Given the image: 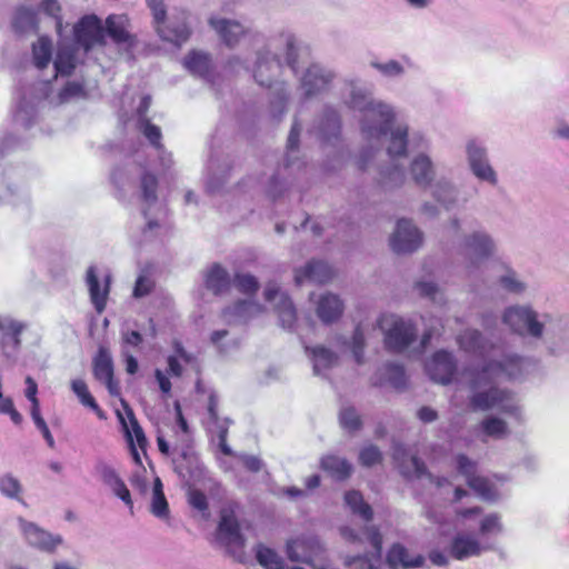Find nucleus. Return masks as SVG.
<instances>
[{
    "label": "nucleus",
    "instance_id": "1",
    "mask_svg": "<svg viewBox=\"0 0 569 569\" xmlns=\"http://www.w3.org/2000/svg\"><path fill=\"white\" fill-rule=\"evenodd\" d=\"M342 538L350 543L368 541L371 550L358 556L346 557L343 563L349 569H378L382 556V535L375 526H363L359 531L350 527L340 528Z\"/></svg>",
    "mask_w": 569,
    "mask_h": 569
},
{
    "label": "nucleus",
    "instance_id": "2",
    "mask_svg": "<svg viewBox=\"0 0 569 569\" xmlns=\"http://www.w3.org/2000/svg\"><path fill=\"white\" fill-rule=\"evenodd\" d=\"M238 508L239 506L236 502H228L221 508L216 538L230 555L240 558L246 539L241 533L240 523L237 518Z\"/></svg>",
    "mask_w": 569,
    "mask_h": 569
},
{
    "label": "nucleus",
    "instance_id": "3",
    "mask_svg": "<svg viewBox=\"0 0 569 569\" xmlns=\"http://www.w3.org/2000/svg\"><path fill=\"white\" fill-rule=\"evenodd\" d=\"M286 553L290 561L305 563L312 569H336L328 563L325 548L315 537H298L289 540Z\"/></svg>",
    "mask_w": 569,
    "mask_h": 569
},
{
    "label": "nucleus",
    "instance_id": "4",
    "mask_svg": "<svg viewBox=\"0 0 569 569\" xmlns=\"http://www.w3.org/2000/svg\"><path fill=\"white\" fill-rule=\"evenodd\" d=\"M378 327L385 331V346L392 352L406 350L416 339V328L393 315H382L378 321Z\"/></svg>",
    "mask_w": 569,
    "mask_h": 569
},
{
    "label": "nucleus",
    "instance_id": "5",
    "mask_svg": "<svg viewBox=\"0 0 569 569\" xmlns=\"http://www.w3.org/2000/svg\"><path fill=\"white\" fill-rule=\"evenodd\" d=\"M352 104L365 111L362 132L366 133L368 138L379 139L390 131L395 121V113L390 107L380 102H369L361 107L356 101V97L352 99Z\"/></svg>",
    "mask_w": 569,
    "mask_h": 569
},
{
    "label": "nucleus",
    "instance_id": "6",
    "mask_svg": "<svg viewBox=\"0 0 569 569\" xmlns=\"http://www.w3.org/2000/svg\"><path fill=\"white\" fill-rule=\"evenodd\" d=\"M469 402L473 411H488L497 408L502 413L516 415L519 410L513 401L512 392L498 387L473 393Z\"/></svg>",
    "mask_w": 569,
    "mask_h": 569
},
{
    "label": "nucleus",
    "instance_id": "7",
    "mask_svg": "<svg viewBox=\"0 0 569 569\" xmlns=\"http://www.w3.org/2000/svg\"><path fill=\"white\" fill-rule=\"evenodd\" d=\"M392 458L405 478H421L428 476L429 480L438 488L449 485L446 477H436L428 472L425 462L417 456H408L406 448L402 445L395 443Z\"/></svg>",
    "mask_w": 569,
    "mask_h": 569
},
{
    "label": "nucleus",
    "instance_id": "8",
    "mask_svg": "<svg viewBox=\"0 0 569 569\" xmlns=\"http://www.w3.org/2000/svg\"><path fill=\"white\" fill-rule=\"evenodd\" d=\"M73 36L76 42L84 51L94 47H104L107 43L104 27L101 19L96 14H87L80 18L73 27Z\"/></svg>",
    "mask_w": 569,
    "mask_h": 569
},
{
    "label": "nucleus",
    "instance_id": "9",
    "mask_svg": "<svg viewBox=\"0 0 569 569\" xmlns=\"http://www.w3.org/2000/svg\"><path fill=\"white\" fill-rule=\"evenodd\" d=\"M503 322L519 335L529 333L538 338L543 331V325L538 321L537 313L526 307L508 308L503 313Z\"/></svg>",
    "mask_w": 569,
    "mask_h": 569
},
{
    "label": "nucleus",
    "instance_id": "10",
    "mask_svg": "<svg viewBox=\"0 0 569 569\" xmlns=\"http://www.w3.org/2000/svg\"><path fill=\"white\" fill-rule=\"evenodd\" d=\"M92 373L96 380L102 382L112 397L121 393L119 381L114 378V366L110 351L106 347H99L92 359Z\"/></svg>",
    "mask_w": 569,
    "mask_h": 569
},
{
    "label": "nucleus",
    "instance_id": "11",
    "mask_svg": "<svg viewBox=\"0 0 569 569\" xmlns=\"http://www.w3.org/2000/svg\"><path fill=\"white\" fill-rule=\"evenodd\" d=\"M422 244V233L411 221L400 219L392 236L390 247L396 253H411Z\"/></svg>",
    "mask_w": 569,
    "mask_h": 569
},
{
    "label": "nucleus",
    "instance_id": "12",
    "mask_svg": "<svg viewBox=\"0 0 569 569\" xmlns=\"http://www.w3.org/2000/svg\"><path fill=\"white\" fill-rule=\"evenodd\" d=\"M426 370L431 380L446 386L452 381L457 372V362L451 352L439 350L427 362Z\"/></svg>",
    "mask_w": 569,
    "mask_h": 569
},
{
    "label": "nucleus",
    "instance_id": "13",
    "mask_svg": "<svg viewBox=\"0 0 569 569\" xmlns=\"http://www.w3.org/2000/svg\"><path fill=\"white\" fill-rule=\"evenodd\" d=\"M20 527L28 543L42 551L53 552L62 543L60 536H53L33 522L20 519Z\"/></svg>",
    "mask_w": 569,
    "mask_h": 569
},
{
    "label": "nucleus",
    "instance_id": "14",
    "mask_svg": "<svg viewBox=\"0 0 569 569\" xmlns=\"http://www.w3.org/2000/svg\"><path fill=\"white\" fill-rule=\"evenodd\" d=\"M104 31L116 44L133 46L136 36L129 30L130 20L127 14H109L104 21Z\"/></svg>",
    "mask_w": 569,
    "mask_h": 569
},
{
    "label": "nucleus",
    "instance_id": "15",
    "mask_svg": "<svg viewBox=\"0 0 569 569\" xmlns=\"http://www.w3.org/2000/svg\"><path fill=\"white\" fill-rule=\"evenodd\" d=\"M332 268L325 261L311 260L302 269L296 272V282L301 283L306 280L316 283H326L333 278Z\"/></svg>",
    "mask_w": 569,
    "mask_h": 569
},
{
    "label": "nucleus",
    "instance_id": "16",
    "mask_svg": "<svg viewBox=\"0 0 569 569\" xmlns=\"http://www.w3.org/2000/svg\"><path fill=\"white\" fill-rule=\"evenodd\" d=\"M87 283L89 288L90 299L97 312L101 313L107 306V300L110 291V276L104 278L103 288L100 287L99 279L94 267H89L87 270Z\"/></svg>",
    "mask_w": 569,
    "mask_h": 569
},
{
    "label": "nucleus",
    "instance_id": "17",
    "mask_svg": "<svg viewBox=\"0 0 569 569\" xmlns=\"http://www.w3.org/2000/svg\"><path fill=\"white\" fill-rule=\"evenodd\" d=\"M468 158L472 172L481 180L496 183L497 178L493 169L487 161L486 152L475 143L468 144Z\"/></svg>",
    "mask_w": 569,
    "mask_h": 569
},
{
    "label": "nucleus",
    "instance_id": "18",
    "mask_svg": "<svg viewBox=\"0 0 569 569\" xmlns=\"http://www.w3.org/2000/svg\"><path fill=\"white\" fill-rule=\"evenodd\" d=\"M480 542L470 535L458 533L451 540L449 553L456 560H463L470 557L479 556L482 551Z\"/></svg>",
    "mask_w": 569,
    "mask_h": 569
},
{
    "label": "nucleus",
    "instance_id": "19",
    "mask_svg": "<svg viewBox=\"0 0 569 569\" xmlns=\"http://www.w3.org/2000/svg\"><path fill=\"white\" fill-rule=\"evenodd\" d=\"M209 23L218 32L224 44L230 48L237 44L246 32L244 28L233 20L211 18Z\"/></svg>",
    "mask_w": 569,
    "mask_h": 569
},
{
    "label": "nucleus",
    "instance_id": "20",
    "mask_svg": "<svg viewBox=\"0 0 569 569\" xmlns=\"http://www.w3.org/2000/svg\"><path fill=\"white\" fill-rule=\"evenodd\" d=\"M331 80V73L325 72L318 66L309 67L302 78V87L305 88L306 96L311 97L325 90Z\"/></svg>",
    "mask_w": 569,
    "mask_h": 569
},
{
    "label": "nucleus",
    "instance_id": "21",
    "mask_svg": "<svg viewBox=\"0 0 569 569\" xmlns=\"http://www.w3.org/2000/svg\"><path fill=\"white\" fill-rule=\"evenodd\" d=\"M343 311V303L338 296L326 293L320 297L317 306V315L325 323L338 320Z\"/></svg>",
    "mask_w": 569,
    "mask_h": 569
},
{
    "label": "nucleus",
    "instance_id": "22",
    "mask_svg": "<svg viewBox=\"0 0 569 569\" xmlns=\"http://www.w3.org/2000/svg\"><path fill=\"white\" fill-rule=\"evenodd\" d=\"M387 562L391 568H418L423 565V558L421 556L411 558L406 547L395 543L388 550Z\"/></svg>",
    "mask_w": 569,
    "mask_h": 569
},
{
    "label": "nucleus",
    "instance_id": "23",
    "mask_svg": "<svg viewBox=\"0 0 569 569\" xmlns=\"http://www.w3.org/2000/svg\"><path fill=\"white\" fill-rule=\"evenodd\" d=\"M321 468L336 480H346L351 476V463L339 456L327 455L321 458Z\"/></svg>",
    "mask_w": 569,
    "mask_h": 569
},
{
    "label": "nucleus",
    "instance_id": "24",
    "mask_svg": "<svg viewBox=\"0 0 569 569\" xmlns=\"http://www.w3.org/2000/svg\"><path fill=\"white\" fill-rule=\"evenodd\" d=\"M204 283L208 290L220 295L229 290L230 277L224 268L219 263H213L206 274Z\"/></svg>",
    "mask_w": 569,
    "mask_h": 569
},
{
    "label": "nucleus",
    "instance_id": "25",
    "mask_svg": "<svg viewBox=\"0 0 569 569\" xmlns=\"http://www.w3.org/2000/svg\"><path fill=\"white\" fill-rule=\"evenodd\" d=\"M38 16L37 12L27 7H20L16 10L12 19V28L19 33L37 32L38 31Z\"/></svg>",
    "mask_w": 569,
    "mask_h": 569
},
{
    "label": "nucleus",
    "instance_id": "26",
    "mask_svg": "<svg viewBox=\"0 0 569 569\" xmlns=\"http://www.w3.org/2000/svg\"><path fill=\"white\" fill-rule=\"evenodd\" d=\"M493 242L486 233L475 232L466 239L468 254L482 259L489 257L493 251Z\"/></svg>",
    "mask_w": 569,
    "mask_h": 569
},
{
    "label": "nucleus",
    "instance_id": "27",
    "mask_svg": "<svg viewBox=\"0 0 569 569\" xmlns=\"http://www.w3.org/2000/svg\"><path fill=\"white\" fill-rule=\"evenodd\" d=\"M281 69L280 61L278 59L268 60L260 57L257 61L254 70V79L261 87L270 88L273 83L274 76Z\"/></svg>",
    "mask_w": 569,
    "mask_h": 569
},
{
    "label": "nucleus",
    "instance_id": "28",
    "mask_svg": "<svg viewBox=\"0 0 569 569\" xmlns=\"http://www.w3.org/2000/svg\"><path fill=\"white\" fill-rule=\"evenodd\" d=\"M157 33L164 41L171 42L176 46H181L186 42L191 34L187 23L180 22L177 24H166V22L156 29Z\"/></svg>",
    "mask_w": 569,
    "mask_h": 569
},
{
    "label": "nucleus",
    "instance_id": "29",
    "mask_svg": "<svg viewBox=\"0 0 569 569\" xmlns=\"http://www.w3.org/2000/svg\"><path fill=\"white\" fill-rule=\"evenodd\" d=\"M184 67L193 74L207 78L211 72L210 56L200 51L192 50L184 58Z\"/></svg>",
    "mask_w": 569,
    "mask_h": 569
},
{
    "label": "nucleus",
    "instance_id": "30",
    "mask_svg": "<svg viewBox=\"0 0 569 569\" xmlns=\"http://www.w3.org/2000/svg\"><path fill=\"white\" fill-rule=\"evenodd\" d=\"M413 181L418 186L427 187L433 178V169L430 159L423 154L413 159L410 167Z\"/></svg>",
    "mask_w": 569,
    "mask_h": 569
},
{
    "label": "nucleus",
    "instance_id": "31",
    "mask_svg": "<svg viewBox=\"0 0 569 569\" xmlns=\"http://www.w3.org/2000/svg\"><path fill=\"white\" fill-rule=\"evenodd\" d=\"M71 389L79 398L80 402L90 408L99 419H107L106 412L99 407L93 396L90 393L88 386L82 379H74L71 381Z\"/></svg>",
    "mask_w": 569,
    "mask_h": 569
},
{
    "label": "nucleus",
    "instance_id": "32",
    "mask_svg": "<svg viewBox=\"0 0 569 569\" xmlns=\"http://www.w3.org/2000/svg\"><path fill=\"white\" fill-rule=\"evenodd\" d=\"M32 57L38 69L42 70L48 67L52 58V42L48 37H40L32 44Z\"/></svg>",
    "mask_w": 569,
    "mask_h": 569
},
{
    "label": "nucleus",
    "instance_id": "33",
    "mask_svg": "<svg viewBox=\"0 0 569 569\" xmlns=\"http://www.w3.org/2000/svg\"><path fill=\"white\" fill-rule=\"evenodd\" d=\"M346 503L353 513L359 515L363 520L370 521L373 518V511L369 503L363 500L362 495L357 490L347 491L345 495Z\"/></svg>",
    "mask_w": 569,
    "mask_h": 569
},
{
    "label": "nucleus",
    "instance_id": "34",
    "mask_svg": "<svg viewBox=\"0 0 569 569\" xmlns=\"http://www.w3.org/2000/svg\"><path fill=\"white\" fill-rule=\"evenodd\" d=\"M104 480L107 483H109L112 488L113 493L121 499L127 507L132 511L133 509V501L131 499V493L126 486L124 481L118 476V473L109 469L104 473Z\"/></svg>",
    "mask_w": 569,
    "mask_h": 569
},
{
    "label": "nucleus",
    "instance_id": "35",
    "mask_svg": "<svg viewBox=\"0 0 569 569\" xmlns=\"http://www.w3.org/2000/svg\"><path fill=\"white\" fill-rule=\"evenodd\" d=\"M457 342L460 349L467 352H476L485 348V339L477 329H466L458 337Z\"/></svg>",
    "mask_w": 569,
    "mask_h": 569
},
{
    "label": "nucleus",
    "instance_id": "36",
    "mask_svg": "<svg viewBox=\"0 0 569 569\" xmlns=\"http://www.w3.org/2000/svg\"><path fill=\"white\" fill-rule=\"evenodd\" d=\"M158 187V177L150 171H144L140 178L141 200L149 206L156 203Z\"/></svg>",
    "mask_w": 569,
    "mask_h": 569
},
{
    "label": "nucleus",
    "instance_id": "37",
    "mask_svg": "<svg viewBox=\"0 0 569 569\" xmlns=\"http://www.w3.org/2000/svg\"><path fill=\"white\" fill-rule=\"evenodd\" d=\"M408 144V128L398 127L391 131L390 144L388 147V154L391 158L406 157Z\"/></svg>",
    "mask_w": 569,
    "mask_h": 569
},
{
    "label": "nucleus",
    "instance_id": "38",
    "mask_svg": "<svg viewBox=\"0 0 569 569\" xmlns=\"http://www.w3.org/2000/svg\"><path fill=\"white\" fill-rule=\"evenodd\" d=\"M257 561L264 569H286L282 558L272 549L258 545L256 551Z\"/></svg>",
    "mask_w": 569,
    "mask_h": 569
},
{
    "label": "nucleus",
    "instance_id": "39",
    "mask_svg": "<svg viewBox=\"0 0 569 569\" xmlns=\"http://www.w3.org/2000/svg\"><path fill=\"white\" fill-rule=\"evenodd\" d=\"M311 355L316 373H319L321 369H329L333 367L338 360V356L323 346L312 348Z\"/></svg>",
    "mask_w": 569,
    "mask_h": 569
},
{
    "label": "nucleus",
    "instance_id": "40",
    "mask_svg": "<svg viewBox=\"0 0 569 569\" xmlns=\"http://www.w3.org/2000/svg\"><path fill=\"white\" fill-rule=\"evenodd\" d=\"M381 375L387 377V381L396 390H403L407 386L406 372L401 365L388 362L381 368Z\"/></svg>",
    "mask_w": 569,
    "mask_h": 569
},
{
    "label": "nucleus",
    "instance_id": "41",
    "mask_svg": "<svg viewBox=\"0 0 569 569\" xmlns=\"http://www.w3.org/2000/svg\"><path fill=\"white\" fill-rule=\"evenodd\" d=\"M277 313L281 326L291 329L297 320L296 308L288 297H282L277 306Z\"/></svg>",
    "mask_w": 569,
    "mask_h": 569
},
{
    "label": "nucleus",
    "instance_id": "42",
    "mask_svg": "<svg viewBox=\"0 0 569 569\" xmlns=\"http://www.w3.org/2000/svg\"><path fill=\"white\" fill-rule=\"evenodd\" d=\"M467 485L483 499L492 500L496 497L495 487L486 477L475 473L472 477H469Z\"/></svg>",
    "mask_w": 569,
    "mask_h": 569
},
{
    "label": "nucleus",
    "instance_id": "43",
    "mask_svg": "<svg viewBox=\"0 0 569 569\" xmlns=\"http://www.w3.org/2000/svg\"><path fill=\"white\" fill-rule=\"evenodd\" d=\"M127 413L129 418L128 428L132 435V441L136 443L137 448H139L141 451L146 453L148 440L144 435V431L140 426L139 421L137 420L133 411L131 409H128Z\"/></svg>",
    "mask_w": 569,
    "mask_h": 569
},
{
    "label": "nucleus",
    "instance_id": "44",
    "mask_svg": "<svg viewBox=\"0 0 569 569\" xmlns=\"http://www.w3.org/2000/svg\"><path fill=\"white\" fill-rule=\"evenodd\" d=\"M339 421L343 429L355 432L361 429L362 421L353 407L343 408L339 413Z\"/></svg>",
    "mask_w": 569,
    "mask_h": 569
},
{
    "label": "nucleus",
    "instance_id": "45",
    "mask_svg": "<svg viewBox=\"0 0 569 569\" xmlns=\"http://www.w3.org/2000/svg\"><path fill=\"white\" fill-rule=\"evenodd\" d=\"M481 428L487 436L493 438H501L508 433V426L506 421L497 417L483 419Z\"/></svg>",
    "mask_w": 569,
    "mask_h": 569
},
{
    "label": "nucleus",
    "instance_id": "46",
    "mask_svg": "<svg viewBox=\"0 0 569 569\" xmlns=\"http://www.w3.org/2000/svg\"><path fill=\"white\" fill-rule=\"evenodd\" d=\"M236 288L243 295L254 296L259 289V282L252 274L236 273L234 274Z\"/></svg>",
    "mask_w": 569,
    "mask_h": 569
},
{
    "label": "nucleus",
    "instance_id": "47",
    "mask_svg": "<svg viewBox=\"0 0 569 569\" xmlns=\"http://www.w3.org/2000/svg\"><path fill=\"white\" fill-rule=\"evenodd\" d=\"M139 128L142 131L143 136L149 140V142L157 149L162 148L161 139V130L158 126L151 123V121L147 118L141 119L139 121Z\"/></svg>",
    "mask_w": 569,
    "mask_h": 569
},
{
    "label": "nucleus",
    "instance_id": "48",
    "mask_svg": "<svg viewBox=\"0 0 569 569\" xmlns=\"http://www.w3.org/2000/svg\"><path fill=\"white\" fill-rule=\"evenodd\" d=\"M21 490L22 488L20 481L12 475H4L3 477L0 478V491L6 497L21 500Z\"/></svg>",
    "mask_w": 569,
    "mask_h": 569
},
{
    "label": "nucleus",
    "instance_id": "49",
    "mask_svg": "<svg viewBox=\"0 0 569 569\" xmlns=\"http://www.w3.org/2000/svg\"><path fill=\"white\" fill-rule=\"evenodd\" d=\"M24 326L16 320L7 319L0 321V331L3 332L4 339L9 338L14 348H18L20 345V335L23 330Z\"/></svg>",
    "mask_w": 569,
    "mask_h": 569
},
{
    "label": "nucleus",
    "instance_id": "50",
    "mask_svg": "<svg viewBox=\"0 0 569 569\" xmlns=\"http://www.w3.org/2000/svg\"><path fill=\"white\" fill-rule=\"evenodd\" d=\"M56 72L61 76H70L74 68V56L69 51H59L54 60Z\"/></svg>",
    "mask_w": 569,
    "mask_h": 569
},
{
    "label": "nucleus",
    "instance_id": "51",
    "mask_svg": "<svg viewBox=\"0 0 569 569\" xmlns=\"http://www.w3.org/2000/svg\"><path fill=\"white\" fill-rule=\"evenodd\" d=\"M520 362V357L518 356H510L507 357L503 361H489L487 362L479 372V376H486L489 373L498 375L500 372H503L508 365L511 366H518Z\"/></svg>",
    "mask_w": 569,
    "mask_h": 569
},
{
    "label": "nucleus",
    "instance_id": "52",
    "mask_svg": "<svg viewBox=\"0 0 569 569\" xmlns=\"http://www.w3.org/2000/svg\"><path fill=\"white\" fill-rule=\"evenodd\" d=\"M382 453L378 447L373 445H369L360 450L359 453V462L363 467H372L375 465L381 463Z\"/></svg>",
    "mask_w": 569,
    "mask_h": 569
},
{
    "label": "nucleus",
    "instance_id": "53",
    "mask_svg": "<svg viewBox=\"0 0 569 569\" xmlns=\"http://www.w3.org/2000/svg\"><path fill=\"white\" fill-rule=\"evenodd\" d=\"M365 335L360 326H357L352 335L351 351L358 365L363 363Z\"/></svg>",
    "mask_w": 569,
    "mask_h": 569
},
{
    "label": "nucleus",
    "instance_id": "54",
    "mask_svg": "<svg viewBox=\"0 0 569 569\" xmlns=\"http://www.w3.org/2000/svg\"><path fill=\"white\" fill-rule=\"evenodd\" d=\"M83 96H86L84 87L81 82L78 81H68L59 92V99L62 102H66L71 98Z\"/></svg>",
    "mask_w": 569,
    "mask_h": 569
},
{
    "label": "nucleus",
    "instance_id": "55",
    "mask_svg": "<svg viewBox=\"0 0 569 569\" xmlns=\"http://www.w3.org/2000/svg\"><path fill=\"white\" fill-rule=\"evenodd\" d=\"M479 530H480L481 535H487V533H491V532H500L502 530L500 516L498 513L487 515L481 520Z\"/></svg>",
    "mask_w": 569,
    "mask_h": 569
},
{
    "label": "nucleus",
    "instance_id": "56",
    "mask_svg": "<svg viewBox=\"0 0 569 569\" xmlns=\"http://www.w3.org/2000/svg\"><path fill=\"white\" fill-rule=\"evenodd\" d=\"M149 9L153 16L154 27H159L166 22L167 19V10L164 6V0H146Z\"/></svg>",
    "mask_w": 569,
    "mask_h": 569
},
{
    "label": "nucleus",
    "instance_id": "57",
    "mask_svg": "<svg viewBox=\"0 0 569 569\" xmlns=\"http://www.w3.org/2000/svg\"><path fill=\"white\" fill-rule=\"evenodd\" d=\"M41 10L48 14L49 17H52L57 20V24L60 28L62 24V16L61 11L62 8L60 3L57 0H43L40 4Z\"/></svg>",
    "mask_w": 569,
    "mask_h": 569
},
{
    "label": "nucleus",
    "instance_id": "58",
    "mask_svg": "<svg viewBox=\"0 0 569 569\" xmlns=\"http://www.w3.org/2000/svg\"><path fill=\"white\" fill-rule=\"evenodd\" d=\"M456 461L459 473L465 476L467 480L476 473V462L469 459L466 455H458L456 457Z\"/></svg>",
    "mask_w": 569,
    "mask_h": 569
},
{
    "label": "nucleus",
    "instance_id": "59",
    "mask_svg": "<svg viewBox=\"0 0 569 569\" xmlns=\"http://www.w3.org/2000/svg\"><path fill=\"white\" fill-rule=\"evenodd\" d=\"M371 66L385 76L392 77L403 72V67L396 60L386 63L372 62Z\"/></svg>",
    "mask_w": 569,
    "mask_h": 569
},
{
    "label": "nucleus",
    "instance_id": "60",
    "mask_svg": "<svg viewBox=\"0 0 569 569\" xmlns=\"http://www.w3.org/2000/svg\"><path fill=\"white\" fill-rule=\"evenodd\" d=\"M151 512L159 518H167L169 515V506L164 495L152 497Z\"/></svg>",
    "mask_w": 569,
    "mask_h": 569
},
{
    "label": "nucleus",
    "instance_id": "61",
    "mask_svg": "<svg viewBox=\"0 0 569 569\" xmlns=\"http://www.w3.org/2000/svg\"><path fill=\"white\" fill-rule=\"evenodd\" d=\"M330 129L333 134H337L340 132L341 123L339 114L333 110L329 109L325 113V120L322 123V131L326 134V130Z\"/></svg>",
    "mask_w": 569,
    "mask_h": 569
},
{
    "label": "nucleus",
    "instance_id": "62",
    "mask_svg": "<svg viewBox=\"0 0 569 569\" xmlns=\"http://www.w3.org/2000/svg\"><path fill=\"white\" fill-rule=\"evenodd\" d=\"M118 416H119V419H120V421L122 423V427H123V430H124V435H126V438H127V441H128V446H129L132 459H133L136 465L142 466V460H141L140 453L138 451V448H137L136 443L132 441V435H131V432H130V430L128 428V423L126 422V420L121 416V413H118Z\"/></svg>",
    "mask_w": 569,
    "mask_h": 569
},
{
    "label": "nucleus",
    "instance_id": "63",
    "mask_svg": "<svg viewBox=\"0 0 569 569\" xmlns=\"http://www.w3.org/2000/svg\"><path fill=\"white\" fill-rule=\"evenodd\" d=\"M153 286V282L149 278L139 276L134 283L133 296L136 298L144 297L152 291Z\"/></svg>",
    "mask_w": 569,
    "mask_h": 569
},
{
    "label": "nucleus",
    "instance_id": "64",
    "mask_svg": "<svg viewBox=\"0 0 569 569\" xmlns=\"http://www.w3.org/2000/svg\"><path fill=\"white\" fill-rule=\"evenodd\" d=\"M189 503L197 510L204 512L208 510V500L206 495L200 490H192L189 493Z\"/></svg>",
    "mask_w": 569,
    "mask_h": 569
}]
</instances>
